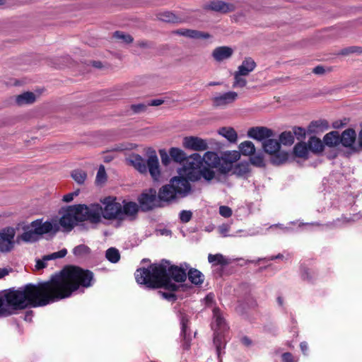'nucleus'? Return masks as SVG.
<instances>
[{
    "label": "nucleus",
    "instance_id": "864d4df0",
    "mask_svg": "<svg viewBox=\"0 0 362 362\" xmlns=\"http://www.w3.org/2000/svg\"><path fill=\"white\" fill-rule=\"evenodd\" d=\"M106 180V173L103 165H100L96 175V180L99 182H103Z\"/></svg>",
    "mask_w": 362,
    "mask_h": 362
},
{
    "label": "nucleus",
    "instance_id": "f704fd0d",
    "mask_svg": "<svg viewBox=\"0 0 362 362\" xmlns=\"http://www.w3.org/2000/svg\"><path fill=\"white\" fill-rule=\"evenodd\" d=\"M308 146L313 152H322L324 148V145L322 141L315 136H311L310 138Z\"/></svg>",
    "mask_w": 362,
    "mask_h": 362
},
{
    "label": "nucleus",
    "instance_id": "0e129e2a",
    "mask_svg": "<svg viewBox=\"0 0 362 362\" xmlns=\"http://www.w3.org/2000/svg\"><path fill=\"white\" fill-rule=\"evenodd\" d=\"M12 271V269L9 268H0V279L4 277L5 276L8 275Z\"/></svg>",
    "mask_w": 362,
    "mask_h": 362
},
{
    "label": "nucleus",
    "instance_id": "4be33fe9",
    "mask_svg": "<svg viewBox=\"0 0 362 362\" xmlns=\"http://www.w3.org/2000/svg\"><path fill=\"white\" fill-rule=\"evenodd\" d=\"M256 67L255 62L251 57L245 58L238 68V72L243 76H248Z\"/></svg>",
    "mask_w": 362,
    "mask_h": 362
},
{
    "label": "nucleus",
    "instance_id": "ea45409f",
    "mask_svg": "<svg viewBox=\"0 0 362 362\" xmlns=\"http://www.w3.org/2000/svg\"><path fill=\"white\" fill-rule=\"evenodd\" d=\"M272 158V163L274 165H279L284 163L288 158V154L284 151H278Z\"/></svg>",
    "mask_w": 362,
    "mask_h": 362
},
{
    "label": "nucleus",
    "instance_id": "5fc2aeb1",
    "mask_svg": "<svg viewBox=\"0 0 362 362\" xmlns=\"http://www.w3.org/2000/svg\"><path fill=\"white\" fill-rule=\"evenodd\" d=\"M79 193L80 189H76L74 192L68 193L63 197L62 201L67 203L71 202L75 197H77L79 194Z\"/></svg>",
    "mask_w": 362,
    "mask_h": 362
},
{
    "label": "nucleus",
    "instance_id": "39448f33",
    "mask_svg": "<svg viewBox=\"0 0 362 362\" xmlns=\"http://www.w3.org/2000/svg\"><path fill=\"white\" fill-rule=\"evenodd\" d=\"M81 222L88 221L91 223H98L103 217V207L99 204H76Z\"/></svg>",
    "mask_w": 362,
    "mask_h": 362
},
{
    "label": "nucleus",
    "instance_id": "09e8293b",
    "mask_svg": "<svg viewBox=\"0 0 362 362\" xmlns=\"http://www.w3.org/2000/svg\"><path fill=\"white\" fill-rule=\"evenodd\" d=\"M250 163L256 167H264V161L262 154L252 156L250 158Z\"/></svg>",
    "mask_w": 362,
    "mask_h": 362
},
{
    "label": "nucleus",
    "instance_id": "2eb2a0df",
    "mask_svg": "<svg viewBox=\"0 0 362 362\" xmlns=\"http://www.w3.org/2000/svg\"><path fill=\"white\" fill-rule=\"evenodd\" d=\"M158 198L160 202L171 203L179 198L178 195L171 187L170 183L163 186L158 192Z\"/></svg>",
    "mask_w": 362,
    "mask_h": 362
},
{
    "label": "nucleus",
    "instance_id": "3c124183",
    "mask_svg": "<svg viewBox=\"0 0 362 362\" xmlns=\"http://www.w3.org/2000/svg\"><path fill=\"white\" fill-rule=\"evenodd\" d=\"M179 217L182 223H188L192 217V213L189 210H182L180 212Z\"/></svg>",
    "mask_w": 362,
    "mask_h": 362
},
{
    "label": "nucleus",
    "instance_id": "c85d7f7f",
    "mask_svg": "<svg viewBox=\"0 0 362 362\" xmlns=\"http://www.w3.org/2000/svg\"><path fill=\"white\" fill-rule=\"evenodd\" d=\"M35 101V95L32 92H25L16 98V103L18 105L32 104Z\"/></svg>",
    "mask_w": 362,
    "mask_h": 362
},
{
    "label": "nucleus",
    "instance_id": "423d86ee",
    "mask_svg": "<svg viewBox=\"0 0 362 362\" xmlns=\"http://www.w3.org/2000/svg\"><path fill=\"white\" fill-rule=\"evenodd\" d=\"M203 160L200 154L194 153L187 159L186 164L180 169L179 174L185 175L191 181L199 180V170L201 169Z\"/></svg>",
    "mask_w": 362,
    "mask_h": 362
},
{
    "label": "nucleus",
    "instance_id": "f3484780",
    "mask_svg": "<svg viewBox=\"0 0 362 362\" xmlns=\"http://www.w3.org/2000/svg\"><path fill=\"white\" fill-rule=\"evenodd\" d=\"M213 317L214 322L212 324V328L214 329V332H226L228 329V327L226 322V320L218 308H214Z\"/></svg>",
    "mask_w": 362,
    "mask_h": 362
},
{
    "label": "nucleus",
    "instance_id": "052dcab7",
    "mask_svg": "<svg viewBox=\"0 0 362 362\" xmlns=\"http://www.w3.org/2000/svg\"><path fill=\"white\" fill-rule=\"evenodd\" d=\"M160 155L163 164L167 165L169 160L168 155L164 150L160 151Z\"/></svg>",
    "mask_w": 362,
    "mask_h": 362
},
{
    "label": "nucleus",
    "instance_id": "2f4dec72",
    "mask_svg": "<svg viewBox=\"0 0 362 362\" xmlns=\"http://www.w3.org/2000/svg\"><path fill=\"white\" fill-rule=\"evenodd\" d=\"M180 324H181V334L183 336L184 339L185 340V343L184 344L185 349H187L189 347V344H188L187 337V325L189 322V319L187 316L183 313H180Z\"/></svg>",
    "mask_w": 362,
    "mask_h": 362
},
{
    "label": "nucleus",
    "instance_id": "79ce46f5",
    "mask_svg": "<svg viewBox=\"0 0 362 362\" xmlns=\"http://www.w3.org/2000/svg\"><path fill=\"white\" fill-rule=\"evenodd\" d=\"M105 257L112 263H117L120 259L119 252L115 247H110L107 250Z\"/></svg>",
    "mask_w": 362,
    "mask_h": 362
},
{
    "label": "nucleus",
    "instance_id": "c03bdc74",
    "mask_svg": "<svg viewBox=\"0 0 362 362\" xmlns=\"http://www.w3.org/2000/svg\"><path fill=\"white\" fill-rule=\"evenodd\" d=\"M20 238L24 242H35L38 240V236L35 233L34 228L32 230L25 231L21 236Z\"/></svg>",
    "mask_w": 362,
    "mask_h": 362
},
{
    "label": "nucleus",
    "instance_id": "69168bd1",
    "mask_svg": "<svg viewBox=\"0 0 362 362\" xmlns=\"http://www.w3.org/2000/svg\"><path fill=\"white\" fill-rule=\"evenodd\" d=\"M163 102L164 101L163 100H161V99H155V100H151V102L148 103V105L158 106V105L163 104Z\"/></svg>",
    "mask_w": 362,
    "mask_h": 362
},
{
    "label": "nucleus",
    "instance_id": "a211bd4d",
    "mask_svg": "<svg viewBox=\"0 0 362 362\" xmlns=\"http://www.w3.org/2000/svg\"><path fill=\"white\" fill-rule=\"evenodd\" d=\"M67 254L66 249H62L58 252H53L49 255H47L42 257L41 259L36 260L35 268L37 270L44 269L47 267V262L48 260L56 259L62 258Z\"/></svg>",
    "mask_w": 362,
    "mask_h": 362
},
{
    "label": "nucleus",
    "instance_id": "c756f323",
    "mask_svg": "<svg viewBox=\"0 0 362 362\" xmlns=\"http://www.w3.org/2000/svg\"><path fill=\"white\" fill-rule=\"evenodd\" d=\"M208 261L213 266L221 265L222 267L226 266V265L229 264L230 262L228 258H226L221 254H216V255L209 254L208 255Z\"/></svg>",
    "mask_w": 362,
    "mask_h": 362
},
{
    "label": "nucleus",
    "instance_id": "20e7f679",
    "mask_svg": "<svg viewBox=\"0 0 362 362\" xmlns=\"http://www.w3.org/2000/svg\"><path fill=\"white\" fill-rule=\"evenodd\" d=\"M127 162L141 174L149 172L154 181H158L160 177V170L158 156L153 150L148 152V158L144 160L139 154H132Z\"/></svg>",
    "mask_w": 362,
    "mask_h": 362
},
{
    "label": "nucleus",
    "instance_id": "0eeeda50",
    "mask_svg": "<svg viewBox=\"0 0 362 362\" xmlns=\"http://www.w3.org/2000/svg\"><path fill=\"white\" fill-rule=\"evenodd\" d=\"M139 206L143 211H148L156 207L161 206V204L158 198L156 190L149 189L148 191L143 192L139 197Z\"/></svg>",
    "mask_w": 362,
    "mask_h": 362
},
{
    "label": "nucleus",
    "instance_id": "49530a36",
    "mask_svg": "<svg viewBox=\"0 0 362 362\" xmlns=\"http://www.w3.org/2000/svg\"><path fill=\"white\" fill-rule=\"evenodd\" d=\"M199 180L202 177L207 181H211L215 176V173L213 170L207 168H204L199 170Z\"/></svg>",
    "mask_w": 362,
    "mask_h": 362
},
{
    "label": "nucleus",
    "instance_id": "bb28decb",
    "mask_svg": "<svg viewBox=\"0 0 362 362\" xmlns=\"http://www.w3.org/2000/svg\"><path fill=\"white\" fill-rule=\"evenodd\" d=\"M189 280L192 284L194 285H201L203 284L204 280V276L203 274L197 269L191 268L189 269L187 274Z\"/></svg>",
    "mask_w": 362,
    "mask_h": 362
},
{
    "label": "nucleus",
    "instance_id": "6e6552de",
    "mask_svg": "<svg viewBox=\"0 0 362 362\" xmlns=\"http://www.w3.org/2000/svg\"><path fill=\"white\" fill-rule=\"evenodd\" d=\"M191 181L185 175L179 174L178 176L172 177L170 180V185L175 191L178 197L184 198L188 196L192 192V187L189 183Z\"/></svg>",
    "mask_w": 362,
    "mask_h": 362
},
{
    "label": "nucleus",
    "instance_id": "603ef678",
    "mask_svg": "<svg viewBox=\"0 0 362 362\" xmlns=\"http://www.w3.org/2000/svg\"><path fill=\"white\" fill-rule=\"evenodd\" d=\"M167 292L158 291V293L164 299L168 300H175L176 296L173 293L175 291L168 290Z\"/></svg>",
    "mask_w": 362,
    "mask_h": 362
},
{
    "label": "nucleus",
    "instance_id": "a878e982",
    "mask_svg": "<svg viewBox=\"0 0 362 362\" xmlns=\"http://www.w3.org/2000/svg\"><path fill=\"white\" fill-rule=\"evenodd\" d=\"M218 133L226 138L230 143H235L238 140V134L235 130L230 127H223L218 130Z\"/></svg>",
    "mask_w": 362,
    "mask_h": 362
},
{
    "label": "nucleus",
    "instance_id": "58836bf2",
    "mask_svg": "<svg viewBox=\"0 0 362 362\" xmlns=\"http://www.w3.org/2000/svg\"><path fill=\"white\" fill-rule=\"evenodd\" d=\"M71 175L74 181L79 185H83L87 178L86 173L84 170L80 169L73 170Z\"/></svg>",
    "mask_w": 362,
    "mask_h": 362
},
{
    "label": "nucleus",
    "instance_id": "338daca9",
    "mask_svg": "<svg viewBox=\"0 0 362 362\" xmlns=\"http://www.w3.org/2000/svg\"><path fill=\"white\" fill-rule=\"evenodd\" d=\"M241 342L246 346H249L252 344V341L247 337H243L241 339Z\"/></svg>",
    "mask_w": 362,
    "mask_h": 362
},
{
    "label": "nucleus",
    "instance_id": "4468645a",
    "mask_svg": "<svg viewBox=\"0 0 362 362\" xmlns=\"http://www.w3.org/2000/svg\"><path fill=\"white\" fill-rule=\"evenodd\" d=\"M247 136L257 141H264L273 136V132L272 129L264 127H252L248 130Z\"/></svg>",
    "mask_w": 362,
    "mask_h": 362
},
{
    "label": "nucleus",
    "instance_id": "aec40b11",
    "mask_svg": "<svg viewBox=\"0 0 362 362\" xmlns=\"http://www.w3.org/2000/svg\"><path fill=\"white\" fill-rule=\"evenodd\" d=\"M31 226L34 228L38 237L39 235L50 233L53 230V225L51 222H42L40 219L33 221Z\"/></svg>",
    "mask_w": 362,
    "mask_h": 362
},
{
    "label": "nucleus",
    "instance_id": "e433bc0d",
    "mask_svg": "<svg viewBox=\"0 0 362 362\" xmlns=\"http://www.w3.org/2000/svg\"><path fill=\"white\" fill-rule=\"evenodd\" d=\"M170 157L176 162H182L186 158L185 153L180 148L173 147L169 151Z\"/></svg>",
    "mask_w": 362,
    "mask_h": 362
},
{
    "label": "nucleus",
    "instance_id": "a18cd8bd",
    "mask_svg": "<svg viewBox=\"0 0 362 362\" xmlns=\"http://www.w3.org/2000/svg\"><path fill=\"white\" fill-rule=\"evenodd\" d=\"M245 76L239 74L238 71L234 73V81L233 88H243L247 84V80L244 78Z\"/></svg>",
    "mask_w": 362,
    "mask_h": 362
},
{
    "label": "nucleus",
    "instance_id": "ddd939ff",
    "mask_svg": "<svg viewBox=\"0 0 362 362\" xmlns=\"http://www.w3.org/2000/svg\"><path fill=\"white\" fill-rule=\"evenodd\" d=\"M15 231L11 228L4 229L0 233V251L8 252L13 247Z\"/></svg>",
    "mask_w": 362,
    "mask_h": 362
},
{
    "label": "nucleus",
    "instance_id": "680f3d73",
    "mask_svg": "<svg viewBox=\"0 0 362 362\" xmlns=\"http://www.w3.org/2000/svg\"><path fill=\"white\" fill-rule=\"evenodd\" d=\"M283 362H293V356L291 353L286 352L282 354Z\"/></svg>",
    "mask_w": 362,
    "mask_h": 362
},
{
    "label": "nucleus",
    "instance_id": "6e6d98bb",
    "mask_svg": "<svg viewBox=\"0 0 362 362\" xmlns=\"http://www.w3.org/2000/svg\"><path fill=\"white\" fill-rule=\"evenodd\" d=\"M219 214L225 218H228L232 215V210L227 206H221L219 207Z\"/></svg>",
    "mask_w": 362,
    "mask_h": 362
},
{
    "label": "nucleus",
    "instance_id": "dca6fc26",
    "mask_svg": "<svg viewBox=\"0 0 362 362\" xmlns=\"http://www.w3.org/2000/svg\"><path fill=\"white\" fill-rule=\"evenodd\" d=\"M173 33L191 39H209L211 37L208 33L187 28L175 30Z\"/></svg>",
    "mask_w": 362,
    "mask_h": 362
},
{
    "label": "nucleus",
    "instance_id": "bf43d9fd",
    "mask_svg": "<svg viewBox=\"0 0 362 362\" xmlns=\"http://www.w3.org/2000/svg\"><path fill=\"white\" fill-rule=\"evenodd\" d=\"M220 233L223 236L226 237L228 236V232L229 231V226L226 224H223L219 226L218 228Z\"/></svg>",
    "mask_w": 362,
    "mask_h": 362
},
{
    "label": "nucleus",
    "instance_id": "72a5a7b5",
    "mask_svg": "<svg viewBox=\"0 0 362 362\" xmlns=\"http://www.w3.org/2000/svg\"><path fill=\"white\" fill-rule=\"evenodd\" d=\"M329 127L327 121L325 119H320L317 121H313L310 123L309 129L311 132H323L327 130Z\"/></svg>",
    "mask_w": 362,
    "mask_h": 362
},
{
    "label": "nucleus",
    "instance_id": "de8ad7c7",
    "mask_svg": "<svg viewBox=\"0 0 362 362\" xmlns=\"http://www.w3.org/2000/svg\"><path fill=\"white\" fill-rule=\"evenodd\" d=\"M113 37L125 44H129L133 41V37L130 35L120 31L115 32Z\"/></svg>",
    "mask_w": 362,
    "mask_h": 362
},
{
    "label": "nucleus",
    "instance_id": "b1692460",
    "mask_svg": "<svg viewBox=\"0 0 362 362\" xmlns=\"http://www.w3.org/2000/svg\"><path fill=\"white\" fill-rule=\"evenodd\" d=\"M202 158L203 162L211 168H218L221 163L218 154L213 151H206Z\"/></svg>",
    "mask_w": 362,
    "mask_h": 362
},
{
    "label": "nucleus",
    "instance_id": "e2e57ef3",
    "mask_svg": "<svg viewBox=\"0 0 362 362\" xmlns=\"http://www.w3.org/2000/svg\"><path fill=\"white\" fill-rule=\"evenodd\" d=\"M313 72L315 74L321 75L325 72V70L322 66H317L313 69Z\"/></svg>",
    "mask_w": 362,
    "mask_h": 362
},
{
    "label": "nucleus",
    "instance_id": "37998d69",
    "mask_svg": "<svg viewBox=\"0 0 362 362\" xmlns=\"http://www.w3.org/2000/svg\"><path fill=\"white\" fill-rule=\"evenodd\" d=\"M280 144L291 146L294 143V136L291 132H284L279 136Z\"/></svg>",
    "mask_w": 362,
    "mask_h": 362
},
{
    "label": "nucleus",
    "instance_id": "7ed1b4c3",
    "mask_svg": "<svg viewBox=\"0 0 362 362\" xmlns=\"http://www.w3.org/2000/svg\"><path fill=\"white\" fill-rule=\"evenodd\" d=\"M103 217L107 220H116L119 222L134 221L138 216L139 206L137 203L127 199L117 202V197L109 196L102 201Z\"/></svg>",
    "mask_w": 362,
    "mask_h": 362
},
{
    "label": "nucleus",
    "instance_id": "4d7b16f0",
    "mask_svg": "<svg viewBox=\"0 0 362 362\" xmlns=\"http://www.w3.org/2000/svg\"><path fill=\"white\" fill-rule=\"evenodd\" d=\"M293 134L299 140L305 137V130L302 127H294Z\"/></svg>",
    "mask_w": 362,
    "mask_h": 362
},
{
    "label": "nucleus",
    "instance_id": "5701e85b",
    "mask_svg": "<svg viewBox=\"0 0 362 362\" xmlns=\"http://www.w3.org/2000/svg\"><path fill=\"white\" fill-rule=\"evenodd\" d=\"M262 147L266 153L273 155L280 150L281 144L276 139H271L270 137L263 141Z\"/></svg>",
    "mask_w": 362,
    "mask_h": 362
},
{
    "label": "nucleus",
    "instance_id": "8fccbe9b",
    "mask_svg": "<svg viewBox=\"0 0 362 362\" xmlns=\"http://www.w3.org/2000/svg\"><path fill=\"white\" fill-rule=\"evenodd\" d=\"M225 160L232 163L237 161L240 158V153L238 151H234L231 152H227L224 155Z\"/></svg>",
    "mask_w": 362,
    "mask_h": 362
},
{
    "label": "nucleus",
    "instance_id": "774afa93",
    "mask_svg": "<svg viewBox=\"0 0 362 362\" xmlns=\"http://www.w3.org/2000/svg\"><path fill=\"white\" fill-rule=\"evenodd\" d=\"M300 349H301L302 352L304 354H306V352H307V351L308 349V344L305 341H303V342L300 343Z\"/></svg>",
    "mask_w": 362,
    "mask_h": 362
},
{
    "label": "nucleus",
    "instance_id": "f257e3e1",
    "mask_svg": "<svg viewBox=\"0 0 362 362\" xmlns=\"http://www.w3.org/2000/svg\"><path fill=\"white\" fill-rule=\"evenodd\" d=\"M93 273L76 266H66L53 275L49 281L37 284H28L18 289L10 288L0 293V317L8 316L16 310L42 307L69 298L80 286L90 287Z\"/></svg>",
    "mask_w": 362,
    "mask_h": 362
},
{
    "label": "nucleus",
    "instance_id": "9d476101",
    "mask_svg": "<svg viewBox=\"0 0 362 362\" xmlns=\"http://www.w3.org/2000/svg\"><path fill=\"white\" fill-rule=\"evenodd\" d=\"M182 146L187 149L195 151H203L208 148L206 140L198 136H185L182 141Z\"/></svg>",
    "mask_w": 362,
    "mask_h": 362
},
{
    "label": "nucleus",
    "instance_id": "f03ea898",
    "mask_svg": "<svg viewBox=\"0 0 362 362\" xmlns=\"http://www.w3.org/2000/svg\"><path fill=\"white\" fill-rule=\"evenodd\" d=\"M188 268L187 263L178 267L171 265L168 260H163L160 264H151L148 269H137L134 275L136 282L146 288L177 291L179 286L171 279L176 282H184L187 279L186 271Z\"/></svg>",
    "mask_w": 362,
    "mask_h": 362
},
{
    "label": "nucleus",
    "instance_id": "13d9d810",
    "mask_svg": "<svg viewBox=\"0 0 362 362\" xmlns=\"http://www.w3.org/2000/svg\"><path fill=\"white\" fill-rule=\"evenodd\" d=\"M147 105L140 103L136 105H132L131 106V109L135 112V113H139L141 112H144L146 110Z\"/></svg>",
    "mask_w": 362,
    "mask_h": 362
},
{
    "label": "nucleus",
    "instance_id": "9b49d317",
    "mask_svg": "<svg viewBox=\"0 0 362 362\" xmlns=\"http://www.w3.org/2000/svg\"><path fill=\"white\" fill-rule=\"evenodd\" d=\"M238 98L235 91H228L220 93L212 98L213 106L216 107H225L233 104Z\"/></svg>",
    "mask_w": 362,
    "mask_h": 362
},
{
    "label": "nucleus",
    "instance_id": "a19ab883",
    "mask_svg": "<svg viewBox=\"0 0 362 362\" xmlns=\"http://www.w3.org/2000/svg\"><path fill=\"white\" fill-rule=\"evenodd\" d=\"M90 252V249L86 245L81 244L76 246L73 249V254L78 257H84L88 255Z\"/></svg>",
    "mask_w": 362,
    "mask_h": 362
},
{
    "label": "nucleus",
    "instance_id": "7c9ffc66",
    "mask_svg": "<svg viewBox=\"0 0 362 362\" xmlns=\"http://www.w3.org/2000/svg\"><path fill=\"white\" fill-rule=\"evenodd\" d=\"M324 143L328 146H335L339 144L340 136L336 131L331 132L327 134L323 139Z\"/></svg>",
    "mask_w": 362,
    "mask_h": 362
},
{
    "label": "nucleus",
    "instance_id": "1a4fd4ad",
    "mask_svg": "<svg viewBox=\"0 0 362 362\" xmlns=\"http://www.w3.org/2000/svg\"><path fill=\"white\" fill-rule=\"evenodd\" d=\"M76 208V205L69 206L66 213L59 219V224L65 231H71L75 225L81 222L79 214L75 210Z\"/></svg>",
    "mask_w": 362,
    "mask_h": 362
},
{
    "label": "nucleus",
    "instance_id": "c9c22d12",
    "mask_svg": "<svg viewBox=\"0 0 362 362\" xmlns=\"http://www.w3.org/2000/svg\"><path fill=\"white\" fill-rule=\"evenodd\" d=\"M295 155L300 158H306L308 154V146L304 142H300L293 148Z\"/></svg>",
    "mask_w": 362,
    "mask_h": 362
},
{
    "label": "nucleus",
    "instance_id": "393cba45",
    "mask_svg": "<svg viewBox=\"0 0 362 362\" xmlns=\"http://www.w3.org/2000/svg\"><path fill=\"white\" fill-rule=\"evenodd\" d=\"M356 132L352 129H346L340 136V142L344 146L350 147L356 139Z\"/></svg>",
    "mask_w": 362,
    "mask_h": 362
},
{
    "label": "nucleus",
    "instance_id": "cd10ccee",
    "mask_svg": "<svg viewBox=\"0 0 362 362\" xmlns=\"http://www.w3.org/2000/svg\"><path fill=\"white\" fill-rule=\"evenodd\" d=\"M250 173V165L247 162H240L235 165L233 173L240 177H246Z\"/></svg>",
    "mask_w": 362,
    "mask_h": 362
},
{
    "label": "nucleus",
    "instance_id": "473e14b6",
    "mask_svg": "<svg viewBox=\"0 0 362 362\" xmlns=\"http://www.w3.org/2000/svg\"><path fill=\"white\" fill-rule=\"evenodd\" d=\"M239 150L244 156H252L255 152V147L252 141H245L240 143Z\"/></svg>",
    "mask_w": 362,
    "mask_h": 362
},
{
    "label": "nucleus",
    "instance_id": "412c9836",
    "mask_svg": "<svg viewBox=\"0 0 362 362\" xmlns=\"http://www.w3.org/2000/svg\"><path fill=\"white\" fill-rule=\"evenodd\" d=\"M225 332L223 331H215L214 337V344L216 349V353L218 357L220 358L221 354V350L225 349L226 339L225 337Z\"/></svg>",
    "mask_w": 362,
    "mask_h": 362
},
{
    "label": "nucleus",
    "instance_id": "4c0bfd02",
    "mask_svg": "<svg viewBox=\"0 0 362 362\" xmlns=\"http://www.w3.org/2000/svg\"><path fill=\"white\" fill-rule=\"evenodd\" d=\"M158 18L164 22L167 23H180L181 22L180 19L177 17L173 13L170 11H165L160 13L158 15Z\"/></svg>",
    "mask_w": 362,
    "mask_h": 362
},
{
    "label": "nucleus",
    "instance_id": "6ab92c4d",
    "mask_svg": "<svg viewBox=\"0 0 362 362\" xmlns=\"http://www.w3.org/2000/svg\"><path fill=\"white\" fill-rule=\"evenodd\" d=\"M233 54V49L227 46H221L215 48L212 57L216 62H222L229 59Z\"/></svg>",
    "mask_w": 362,
    "mask_h": 362
},
{
    "label": "nucleus",
    "instance_id": "f8f14e48",
    "mask_svg": "<svg viewBox=\"0 0 362 362\" xmlns=\"http://www.w3.org/2000/svg\"><path fill=\"white\" fill-rule=\"evenodd\" d=\"M203 8L207 11L227 13L228 12L234 11L235 10V6L233 4L226 3L220 0H214L204 4Z\"/></svg>",
    "mask_w": 362,
    "mask_h": 362
}]
</instances>
